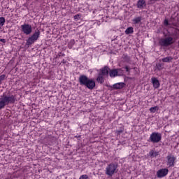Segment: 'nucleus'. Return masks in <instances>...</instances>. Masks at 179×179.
<instances>
[{"mask_svg": "<svg viewBox=\"0 0 179 179\" xmlns=\"http://www.w3.org/2000/svg\"><path fill=\"white\" fill-rule=\"evenodd\" d=\"M16 101V96L15 95L8 94L6 95L5 93L0 97V110L5 108L6 106L9 104H15Z\"/></svg>", "mask_w": 179, "mask_h": 179, "instance_id": "1", "label": "nucleus"}, {"mask_svg": "<svg viewBox=\"0 0 179 179\" xmlns=\"http://www.w3.org/2000/svg\"><path fill=\"white\" fill-rule=\"evenodd\" d=\"M78 82L81 86H85V87H87L90 90H92V89L96 87V82L92 78H88L85 75L80 76Z\"/></svg>", "mask_w": 179, "mask_h": 179, "instance_id": "2", "label": "nucleus"}, {"mask_svg": "<svg viewBox=\"0 0 179 179\" xmlns=\"http://www.w3.org/2000/svg\"><path fill=\"white\" fill-rule=\"evenodd\" d=\"M117 168L118 164L110 163L106 167L105 174H106V176H109V177H113V176L117 173Z\"/></svg>", "mask_w": 179, "mask_h": 179, "instance_id": "3", "label": "nucleus"}, {"mask_svg": "<svg viewBox=\"0 0 179 179\" xmlns=\"http://www.w3.org/2000/svg\"><path fill=\"white\" fill-rule=\"evenodd\" d=\"M39 37H40V30L36 29L35 32L27 40L26 45H27L28 47H30L31 44H34V43H36V41L38 40Z\"/></svg>", "mask_w": 179, "mask_h": 179, "instance_id": "4", "label": "nucleus"}, {"mask_svg": "<svg viewBox=\"0 0 179 179\" xmlns=\"http://www.w3.org/2000/svg\"><path fill=\"white\" fill-rule=\"evenodd\" d=\"M162 141V134L159 132H153L150 134L148 141L152 143H159Z\"/></svg>", "mask_w": 179, "mask_h": 179, "instance_id": "5", "label": "nucleus"}, {"mask_svg": "<svg viewBox=\"0 0 179 179\" xmlns=\"http://www.w3.org/2000/svg\"><path fill=\"white\" fill-rule=\"evenodd\" d=\"M171 44H174V41L171 36L162 38L159 41L161 47H169V45H171Z\"/></svg>", "mask_w": 179, "mask_h": 179, "instance_id": "6", "label": "nucleus"}, {"mask_svg": "<svg viewBox=\"0 0 179 179\" xmlns=\"http://www.w3.org/2000/svg\"><path fill=\"white\" fill-rule=\"evenodd\" d=\"M21 30L24 33V34H26V36H29V34H31V32L33 31V28L31 27V25L29 24H24L21 25Z\"/></svg>", "mask_w": 179, "mask_h": 179, "instance_id": "7", "label": "nucleus"}, {"mask_svg": "<svg viewBox=\"0 0 179 179\" xmlns=\"http://www.w3.org/2000/svg\"><path fill=\"white\" fill-rule=\"evenodd\" d=\"M176 159L174 155L171 154L169 155L166 157V165L169 167H174Z\"/></svg>", "mask_w": 179, "mask_h": 179, "instance_id": "8", "label": "nucleus"}, {"mask_svg": "<svg viewBox=\"0 0 179 179\" xmlns=\"http://www.w3.org/2000/svg\"><path fill=\"white\" fill-rule=\"evenodd\" d=\"M169 174L168 169H161L157 171V177L158 178H163V177H166Z\"/></svg>", "mask_w": 179, "mask_h": 179, "instance_id": "9", "label": "nucleus"}, {"mask_svg": "<svg viewBox=\"0 0 179 179\" xmlns=\"http://www.w3.org/2000/svg\"><path fill=\"white\" fill-rule=\"evenodd\" d=\"M99 73L103 76H108V73H110V68L105 66L103 68L99 70Z\"/></svg>", "mask_w": 179, "mask_h": 179, "instance_id": "10", "label": "nucleus"}, {"mask_svg": "<svg viewBox=\"0 0 179 179\" xmlns=\"http://www.w3.org/2000/svg\"><path fill=\"white\" fill-rule=\"evenodd\" d=\"M151 82L153 85L154 89H159L160 87V82H159V80L156 78H152Z\"/></svg>", "mask_w": 179, "mask_h": 179, "instance_id": "11", "label": "nucleus"}, {"mask_svg": "<svg viewBox=\"0 0 179 179\" xmlns=\"http://www.w3.org/2000/svg\"><path fill=\"white\" fill-rule=\"evenodd\" d=\"M121 62H127V64H129V62H131V57H129L128 55L124 54L122 56Z\"/></svg>", "mask_w": 179, "mask_h": 179, "instance_id": "12", "label": "nucleus"}, {"mask_svg": "<svg viewBox=\"0 0 179 179\" xmlns=\"http://www.w3.org/2000/svg\"><path fill=\"white\" fill-rule=\"evenodd\" d=\"M124 87H125V83H118L113 85V89H115V90L122 89Z\"/></svg>", "mask_w": 179, "mask_h": 179, "instance_id": "13", "label": "nucleus"}, {"mask_svg": "<svg viewBox=\"0 0 179 179\" xmlns=\"http://www.w3.org/2000/svg\"><path fill=\"white\" fill-rule=\"evenodd\" d=\"M143 6H146V1H145V0H138L137 2V8L143 9Z\"/></svg>", "mask_w": 179, "mask_h": 179, "instance_id": "14", "label": "nucleus"}, {"mask_svg": "<svg viewBox=\"0 0 179 179\" xmlns=\"http://www.w3.org/2000/svg\"><path fill=\"white\" fill-rule=\"evenodd\" d=\"M109 76L110 78H115V76H118V71L117 69L109 70Z\"/></svg>", "mask_w": 179, "mask_h": 179, "instance_id": "15", "label": "nucleus"}, {"mask_svg": "<svg viewBox=\"0 0 179 179\" xmlns=\"http://www.w3.org/2000/svg\"><path fill=\"white\" fill-rule=\"evenodd\" d=\"M103 76H103L102 74L99 73L98 77L96 78V81L99 82V83H104V77H103Z\"/></svg>", "mask_w": 179, "mask_h": 179, "instance_id": "16", "label": "nucleus"}, {"mask_svg": "<svg viewBox=\"0 0 179 179\" xmlns=\"http://www.w3.org/2000/svg\"><path fill=\"white\" fill-rule=\"evenodd\" d=\"M149 155L150 157H157V156H159V152L151 150L149 152Z\"/></svg>", "mask_w": 179, "mask_h": 179, "instance_id": "17", "label": "nucleus"}, {"mask_svg": "<svg viewBox=\"0 0 179 179\" xmlns=\"http://www.w3.org/2000/svg\"><path fill=\"white\" fill-rule=\"evenodd\" d=\"M142 22V17H136L133 20L134 24H138Z\"/></svg>", "mask_w": 179, "mask_h": 179, "instance_id": "18", "label": "nucleus"}, {"mask_svg": "<svg viewBox=\"0 0 179 179\" xmlns=\"http://www.w3.org/2000/svg\"><path fill=\"white\" fill-rule=\"evenodd\" d=\"M172 35L173 36V37H175V38H178V37H179V29H174L172 33Z\"/></svg>", "mask_w": 179, "mask_h": 179, "instance_id": "19", "label": "nucleus"}, {"mask_svg": "<svg viewBox=\"0 0 179 179\" xmlns=\"http://www.w3.org/2000/svg\"><path fill=\"white\" fill-rule=\"evenodd\" d=\"M134 33V27H129L125 30V34H132Z\"/></svg>", "mask_w": 179, "mask_h": 179, "instance_id": "20", "label": "nucleus"}, {"mask_svg": "<svg viewBox=\"0 0 179 179\" xmlns=\"http://www.w3.org/2000/svg\"><path fill=\"white\" fill-rule=\"evenodd\" d=\"M171 61H173V57L171 56L162 59V62H171Z\"/></svg>", "mask_w": 179, "mask_h": 179, "instance_id": "21", "label": "nucleus"}, {"mask_svg": "<svg viewBox=\"0 0 179 179\" xmlns=\"http://www.w3.org/2000/svg\"><path fill=\"white\" fill-rule=\"evenodd\" d=\"M3 24H5V17H0V29L2 28V26H3Z\"/></svg>", "mask_w": 179, "mask_h": 179, "instance_id": "22", "label": "nucleus"}, {"mask_svg": "<svg viewBox=\"0 0 179 179\" xmlns=\"http://www.w3.org/2000/svg\"><path fill=\"white\" fill-rule=\"evenodd\" d=\"M156 67L158 71H162V69H163V65L160 63L157 64Z\"/></svg>", "mask_w": 179, "mask_h": 179, "instance_id": "23", "label": "nucleus"}, {"mask_svg": "<svg viewBox=\"0 0 179 179\" xmlns=\"http://www.w3.org/2000/svg\"><path fill=\"white\" fill-rule=\"evenodd\" d=\"M158 108L157 106L152 107L150 108V113H156V110H158Z\"/></svg>", "mask_w": 179, "mask_h": 179, "instance_id": "24", "label": "nucleus"}, {"mask_svg": "<svg viewBox=\"0 0 179 179\" xmlns=\"http://www.w3.org/2000/svg\"><path fill=\"white\" fill-rule=\"evenodd\" d=\"M73 44H75V40H71L69 44V48H72V45H73Z\"/></svg>", "mask_w": 179, "mask_h": 179, "instance_id": "25", "label": "nucleus"}, {"mask_svg": "<svg viewBox=\"0 0 179 179\" xmlns=\"http://www.w3.org/2000/svg\"><path fill=\"white\" fill-rule=\"evenodd\" d=\"M60 57H65V54L63 52H59L58 53V55H57L56 58H59Z\"/></svg>", "mask_w": 179, "mask_h": 179, "instance_id": "26", "label": "nucleus"}, {"mask_svg": "<svg viewBox=\"0 0 179 179\" xmlns=\"http://www.w3.org/2000/svg\"><path fill=\"white\" fill-rule=\"evenodd\" d=\"M123 132L124 130H116L115 134H117V135H121Z\"/></svg>", "mask_w": 179, "mask_h": 179, "instance_id": "27", "label": "nucleus"}, {"mask_svg": "<svg viewBox=\"0 0 179 179\" xmlns=\"http://www.w3.org/2000/svg\"><path fill=\"white\" fill-rule=\"evenodd\" d=\"M5 79V75H1L0 76V85L1 83H2V80H3Z\"/></svg>", "mask_w": 179, "mask_h": 179, "instance_id": "28", "label": "nucleus"}, {"mask_svg": "<svg viewBox=\"0 0 179 179\" xmlns=\"http://www.w3.org/2000/svg\"><path fill=\"white\" fill-rule=\"evenodd\" d=\"M89 178V177L87 176V175H83L80 177L79 179H87Z\"/></svg>", "mask_w": 179, "mask_h": 179, "instance_id": "29", "label": "nucleus"}, {"mask_svg": "<svg viewBox=\"0 0 179 179\" xmlns=\"http://www.w3.org/2000/svg\"><path fill=\"white\" fill-rule=\"evenodd\" d=\"M164 24L165 26H169V20H165L164 22Z\"/></svg>", "mask_w": 179, "mask_h": 179, "instance_id": "30", "label": "nucleus"}, {"mask_svg": "<svg viewBox=\"0 0 179 179\" xmlns=\"http://www.w3.org/2000/svg\"><path fill=\"white\" fill-rule=\"evenodd\" d=\"M0 41H1V43H6V40H5V39H3V38L0 39Z\"/></svg>", "mask_w": 179, "mask_h": 179, "instance_id": "31", "label": "nucleus"}, {"mask_svg": "<svg viewBox=\"0 0 179 179\" xmlns=\"http://www.w3.org/2000/svg\"><path fill=\"white\" fill-rule=\"evenodd\" d=\"M125 69H126V71L129 72V68L128 67V66H125Z\"/></svg>", "mask_w": 179, "mask_h": 179, "instance_id": "32", "label": "nucleus"}, {"mask_svg": "<svg viewBox=\"0 0 179 179\" xmlns=\"http://www.w3.org/2000/svg\"><path fill=\"white\" fill-rule=\"evenodd\" d=\"M62 64H66V62L65 61V59H63V60L62 61Z\"/></svg>", "mask_w": 179, "mask_h": 179, "instance_id": "33", "label": "nucleus"}, {"mask_svg": "<svg viewBox=\"0 0 179 179\" xmlns=\"http://www.w3.org/2000/svg\"><path fill=\"white\" fill-rule=\"evenodd\" d=\"M155 1H159V0H155Z\"/></svg>", "mask_w": 179, "mask_h": 179, "instance_id": "34", "label": "nucleus"}]
</instances>
